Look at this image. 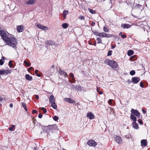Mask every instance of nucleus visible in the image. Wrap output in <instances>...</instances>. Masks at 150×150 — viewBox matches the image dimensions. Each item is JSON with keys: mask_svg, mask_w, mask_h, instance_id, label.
Listing matches in <instances>:
<instances>
[{"mask_svg": "<svg viewBox=\"0 0 150 150\" xmlns=\"http://www.w3.org/2000/svg\"><path fill=\"white\" fill-rule=\"evenodd\" d=\"M0 35L7 45L11 46L16 49V48L17 41L15 38L12 37L9 38L7 36L5 32L3 30L0 31Z\"/></svg>", "mask_w": 150, "mask_h": 150, "instance_id": "obj_1", "label": "nucleus"}, {"mask_svg": "<svg viewBox=\"0 0 150 150\" xmlns=\"http://www.w3.org/2000/svg\"><path fill=\"white\" fill-rule=\"evenodd\" d=\"M108 64L112 68L115 69L118 67L117 63L113 60L108 61Z\"/></svg>", "mask_w": 150, "mask_h": 150, "instance_id": "obj_2", "label": "nucleus"}, {"mask_svg": "<svg viewBox=\"0 0 150 150\" xmlns=\"http://www.w3.org/2000/svg\"><path fill=\"white\" fill-rule=\"evenodd\" d=\"M131 112L133 115L137 116L138 118H139L140 113L137 110L132 109L131 110Z\"/></svg>", "mask_w": 150, "mask_h": 150, "instance_id": "obj_3", "label": "nucleus"}, {"mask_svg": "<svg viewBox=\"0 0 150 150\" xmlns=\"http://www.w3.org/2000/svg\"><path fill=\"white\" fill-rule=\"evenodd\" d=\"M11 73V71L8 69L7 70H0V75H7L8 74Z\"/></svg>", "mask_w": 150, "mask_h": 150, "instance_id": "obj_4", "label": "nucleus"}, {"mask_svg": "<svg viewBox=\"0 0 150 150\" xmlns=\"http://www.w3.org/2000/svg\"><path fill=\"white\" fill-rule=\"evenodd\" d=\"M88 144L90 146H95L97 144L93 140H89L87 142Z\"/></svg>", "mask_w": 150, "mask_h": 150, "instance_id": "obj_5", "label": "nucleus"}, {"mask_svg": "<svg viewBox=\"0 0 150 150\" xmlns=\"http://www.w3.org/2000/svg\"><path fill=\"white\" fill-rule=\"evenodd\" d=\"M140 80V79L137 77H132V81L134 84L137 83Z\"/></svg>", "mask_w": 150, "mask_h": 150, "instance_id": "obj_6", "label": "nucleus"}, {"mask_svg": "<svg viewBox=\"0 0 150 150\" xmlns=\"http://www.w3.org/2000/svg\"><path fill=\"white\" fill-rule=\"evenodd\" d=\"M37 27L40 29L43 30H48V27H47L43 26L42 25L40 24H38Z\"/></svg>", "mask_w": 150, "mask_h": 150, "instance_id": "obj_7", "label": "nucleus"}, {"mask_svg": "<svg viewBox=\"0 0 150 150\" xmlns=\"http://www.w3.org/2000/svg\"><path fill=\"white\" fill-rule=\"evenodd\" d=\"M45 46L53 45H55V42L54 41L51 40H47L45 42Z\"/></svg>", "mask_w": 150, "mask_h": 150, "instance_id": "obj_8", "label": "nucleus"}, {"mask_svg": "<svg viewBox=\"0 0 150 150\" xmlns=\"http://www.w3.org/2000/svg\"><path fill=\"white\" fill-rule=\"evenodd\" d=\"M86 116L91 120L94 118L95 117L93 114L91 112H88L86 115Z\"/></svg>", "mask_w": 150, "mask_h": 150, "instance_id": "obj_9", "label": "nucleus"}, {"mask_svg": "<svg viewBox=\"0 0 150 150\" xmlns=\"http://www.w3.org/2000/svg\"><path fill=\"white\" fill-rule=\"evenodd\" d=\"M114 140L116 142L119 144H121L122 142L121 138L119 136H116L115 137Z\"/></svg>", "mask_w": 150, "mask_h": 150, "instance_id": "obj_10", "label": "nucleus"}, {"mask_svg": "<svg viewBox=\"0 0 150 150\" xmlns=\"http://www.w3.org/2000/svg\"><path fill=\"white\" fill-rule=\"evenodd\" d=\"M16 29L18 32H22L24 30V26L22 25H18L17 26Z\"/></svg>", "mask_w": 150, "mask_h": 150, "instance_id": "obj_11", "label": "nucleus"}, {"mask_svg": "<svg viewBox=\"0 0 150 150\" xmlns=\"http://www.w3.org/2000/svg\"><path fill=\"white\" fill-rule=\"evenodd\" d=\"M111 36V35L110 34H108L107 33H100L99 37L101 38L103 37H108L109 38Z\"/></svg>", "mask_w": 150, "mask_h": 150, "instance_id": "obj_12", "label": "nucleus"}, {"mask_svg": "<svg viewBox=\"0 0 150 150\" xmlns=\"http://www.w3.org/2000/svg\"><path fill=\"white\" fill-rule=\"evenodd\" d=\"M76 90H80V91H85L84 88L83 87L81 86L80 85H76Z\"/></svg>", "mask_w": 150, "mask_h": 150, "instance_id": "obj_13", "label": "nucleus"}, {"mask_svg": "<svg viewBox=\"0 0 150 150\" xmlns=\"http://www.w3.org/2000/svg\"><path fill=\"white\" fill-rule=\"evenodd\" d=\"M147 140L142 139L141 141V145L142 146H146L147 145Z\"/></svg>", "mask_w": 150, "mask_h": 150, "instance_id": "obj_14", "label": "nucleus"}, {"mask_svg": "<svg viewBox=\"0 0 150 150\" xmlns=\"http://www.w3.org/2000/svg\"><path fill=\"white\" fill-rule=\"evenodd\" d=\"M59 73L61 75H64L65 77H67L68 76L67 73L63 70H60L59 71Z\"/></svg>", "mask_w": 150, "mask_h": 150, "instance_id": "obj_15", "label": "nucleus"}, {"mask_svg": "<svg viewBox=\"0 0 150 150\" xmlns=\"http://www.w3.org/2000/svg\"><path fill=\"white\" fill-rule=\"evenodd\" d=\"M132 125L133 127L135 129H138L139 128L138 124L136 122H132Z\"/></svg>", "mask_w": 150, "mask_h": 150, "instance_id": "obj_16", "label": "nucleus"}, {"mask_svg": "<svg viewBox=\"0 0 150 150\" xmlns=\"http://www.w3.org/2000/svg\"><path fill=\"white\" fill-rule=\"evenodd\" d=\"M121 26L124 28H130L131 27V25L128 24H122L121 25Z\"/></svg>", "mask_w": 150, "mask_h": 150, "instance_id": "obj_17", "label": "nucleus"}, {"mask_svg": "<svg viewBox=\"0 0 150 150\" xmlns=\"http://www.w3.org/2000/svg\"><path fill=\"white\" fill-rule=\"evenodd\" d=\"M49 127L51 130L57 129V126L55 125H50Z\"/></svg>", "mask_w": 150, "mask_h": 150, "instance_id": "obj_18", "label": "nucleus"}, {"mask_svg": "<svg viewBox=\"0 0 150 150\" xmlns=\"http://www.w3.org/2000/svg\"><path fill=\"white\" fill-rule=\"evenodd\" d=\"M49 100L51 103L55 102V98L53 95H52L50 96L49 98Z\"/></svg>", "mask_w": 150, "mask_h": 150, "instance_id": "obj_19", "label": "nucleus"}, {"mask_svg": "<svg viewBox=\"0 0 150 150\" xmlns=\"http://www.w3.org/2000/svg\"><path fill=\"white\" fill-rule=\"evenodd\" d=\"M64 100L70 103H74V101L70 98H65Z\"/></svg>", "mask_w": 150, "mask_h": 150, "instance_id": "obj_20", "label": "nucleus"}, {"mask_svg": "<svg viewBox=\"0 0 150 150\" xmlns=\"http://www.w3.org/2000/svg\"><path fill=\"white\" fill-rule=\"evenodd\" d=\"M137 57L136 55H134L130 58L129 60L131 61H134L137 60Z\"/></svg>", "mask_w": 150, "mask_h": 150, "instance_id": "obj_21", "label": "nucleus"}, {"mask_svg": "<svg viewBox=\"0 0 150 150\" xmlns=\"http://www.w3.org/2000/svg\"><path fill=\"white\" fill-rule=\"evenodd\" d=\"M25 78L28 81H31L32 79V77L29 74H26L25 75Z\"/></svg>", "mask_w": 150, "mask_h": 150, "instance_id": "obj_22", "label": "nucleus"}, {"mask_svg": "<svg viewBox=\"0 0 150 150\" xmlns=\"http://www.w3.org/2000/svg\"><path fill=\"white\" fill-rule=\"evenodd\" d=\"M131 119L133 120V122H136L137 120V118L134 115L132 114H131L130 115Z\"/></svg>", "mask_w": 150, "mask_h": 150, "instance_id": "obj_23", "label": "nucleus"}, {"mask_svg": "<svg viewBox=\"0 0 150 150\" xmlns=\"http://www.w3.org/2000/svg\"><path fill=\"white\" fill-rule=\"evenodd\" d=\"M35 0H30L28 1L26 4H33Z\"/></svg>", "mask_w": 150, "mask_h": 150, "instance_id": "obj_24", "label": "nucleus"}, {"mask_svg": "<svg viewBox=\"0 0 150 150\" xmlns=\"http://www.w3.org/2000/svg\"><path fill=\"white\" fill-rule=\"evenodd\" d=\"M69 13L68 11L65 10L63 11V17L65 18L66 17V16L67 14H68Z\"/></svg>", "mask_w": 150, "mask_h": 150, "instance_id": "obj_25", "label": "nucleus"}, {"mask_svg": "<svg viewBox=\"0 0 150 150\" xmlns=\"http://www.w3.org/2000/svg\"><path fill=\"white\" fill-rule=\"evenodd\" d=\"M134 54V51L132 50H129L128 51L127 54L129 56H130Z\"/></svg>", "mask_w": 150, "mask_h": 150, "instance_id": "obj_26", "label": "nucleus"}, {"mask_svg": "<svg viewBox=\"0 0 150 150\" xmlns=\"http://www.w3.org/2000/svg\"><path fill=\"white\" fill-rule=\"evenodd\" d=\"M51 106L54 109H56L57 108V105L56 104L55 102L51 103Z\"/></svg>", "mask_w": 150, "mask_h": 150, "instance_id": "obj_27", "label": "nucleus"}, {"mask_svg": "<svg viewBox=\"0 0 150 150\" xmlns=\"http://www.w3.org/2000/svg\"><path fill=\"white\" fill-rule=\"evenodd\" d=\"M22 107L24 108L25 110L26 111H27V107H26L25 104L24 103H22Z\"/></svg>", "mask_w": 150, "mask_h": 150, "instance_id": "obj_28", "label": "nucleus"}, {"mask_svg": "<svg viewBox=\"0 0 150 150\" xmlns=\"http://www.w3.org/2000/svg\"><path fill=\"white\" fill-rule=\"evenodd\" d=\"M68 24L66 23H64L62 24V26L64 29L66 28L68 26Z\"/></svg>", "mask_w": 150, "mask_h": 150, "instance_id": "obj_29", "label": "nucleus"}, {"mask_svg": "<svg viewBox=\"0 0 150 150\" xmlns=\"http://www.w3.org/2000/svg\"><path fill=\"white\" fill-rule=\"evenodd\" d=\"M70 86L71 87V89L74 90H76V86H74V84H71L70 85Z\"/></svg>", "mask_w": 150, "mask_h": 150, "instance_id": "obj_30", "label": "nucleus"}, {"mask_svg": "<svg viewBox=\"0 0 150 150\" xmlns=\"http://www.w3.org/2000/svg\"><path fill=\"white\" fill-rule=\"evenodd\" d=\"M89 12L92 14H95L96 13V11H94L90 8H88V9Z\"/></svg>", "mask_w": 150, "mask_h": 150, "instance_id": "obj_31", "label": "nucleus"}, {"mask_svg": "<svg viewBox=\"0 0 150 150\" xmlns=\"http://www.w3.org/2000/svg\"><path fill=\"white\" fill-rule=\"evenodd\" d=\"M15 128V125H12L11 127L9 128L8 129L10 131H14V130L13 129H14Z\"/></svg>", "mask_w": 150, "mask_h": 150, "instance_id": "obj_32", "label": "nucleus"}, {"mask_svg": "<svg viewBox=\"0 0 150 150\" xmlns=\"http://www.w3.org/2000/svg\"><path fill=\"white\" fill-rule=\"evenodd\" d=\"M93 33L99 36L100 33L96 31H93Z\"/></svg>", "mask_w": 150, "mask_h": 150, "instance_id": "obj_33", "label": "nucleus"}, {"mask_svg": "<svg viewBox=\"0 0 150 150\" xmlns=\"http://www.w3.org/2000/svg\"><path fill=\"white\" fill-rule=\"evenodd\" d=\"M96 40L98 41V43H102L101 42V40L100 38L99 37H98L96 38Z\"/></svg>", "mask_w": 150, "mask_h": 150, "instance_id": "obj_34", "label": "nucleus"}, {"mask_svg": "<svg viewBox=\"0 0 150 150\" xmlns=\"http://www.w3.org/2000/svg\"><path fill=\"white\" fill-rule=\"evenodd\" d=\"M24 63L28 66L29 67L30 66V64L26 60H25Z\"/></svg>", "mask_w": 150, "mask_h": 150, "instance_id": "obj_35", "label": "nucleus"}, {"mask_svg": "<svg viewBox=\"0 0 150 150\" xmlns=\"http://www.w3.org/2000/svg\"><path fill=\"white\" fill-rule=\"evenodd\" d=\"M103 30L106 32H108L109 31V29L105 26H104L103 27Z\"/></svg>", "mask_w": 150, "mask_h": 150, "instance_id": "obj_36", "label": "nucleus"}, {"mask_svg": "<svg viewBox=\"0 0 150 150\" xmlns=\"http://www.w3.org/2000/svg\"><path fill=\"white\" fill-rule=\"evenodd\" d=\"M8 66L10 67L14 68V67H13V64H12V61H10L8 63Z\"/></svg>", "mask_w": 150, "mask_h": 150, "instance_id": "obj_37", "label": "nucleus"}, {"mask_svg": "<svg viewBox=\"0 0 150 150\" xmlns=\"http://www.w3.org/2000/svg\"><path fill=\"white\" fill-rule=\"evenodd\" d=\"M135 72L134 70H132L130 72V74L132 76H133L135 74Z\"/></svg>", "mask_w": 150, "mask_h": 150, "instance_id": "obj_38", "label": "nucleus"}, {"mask_svg": "<svg viewBox=\"0 0 150 150\" xmlns=\"http://www.w3.org/2000/svg\"><path fill=\"white\" fill-rule=\"evenodd\" d=\"M40 108L44 113H46V112L47 110L45 108L42 107Z\"/></svg>", "mask_w": 150, "mask_h": 150, "instance_id": "obj_39", "label": "nucleus"}, {"mask_svg": "<svg viewBox=\"0 0 150 150\" xmlns=\"http://www.w3.org/2000/svg\"><path fill=\"white\" fill-rule=\"evenodd\" d=\"M53 118V120L55 121H57L59 119L58 117L57 116H54Z\"/></svg>", "mask_w": 150, "mask_h": 150, "instance_id": "obj_40", "label": "nucleus"}, {"mask_svg": "<svg viewBox=\"0 0 150 150\" xmlns=\"http://www.w3.org/2000/svg\"><path fill=\"white\" fill-rule=\"evenodd\" d=\"M112 50H110L108 51V54L107 56H110L112 54Z\"/></svg>", "mask_w": 150, "mask_h": 150, "instance_id": "obj_41", "label": "nucleus"}, {"mask_svg": "<svg viewBox=\"0 0 150 150\" xmlns=\"http://www.w3.org/2000/svg\"><path fill=\"white\" fill-rule=\"evenodd\" d=\"M76 80H75V79L74 78H72L71 79V80L70 81V82L71 83H74L75 82Z\"/></svg>", "mask_w": 150, "mask_h": 150, "instance_id": "obj_42", "label": "nucleus"}, {"mask_svg": "<svg viewBox=\"0 0 150 150\" xmlns=\"http://www.w3.org/2000/svg\"><path fill=\"white\" fill-rule=\"evenodd\" d=\"M38 112L37 110H33L32 111V113L33 114L35 113H38Z\"/></svg>", "mask_w": 150, "mask_h": 150, "instance_id": "obj_43", "label": "nucleus"}, {"mask_svg": "<svg viewBox=\"0 0 150 150\" xmlns=\"http://www.w3.org/2000/svg\"><path fill=\"white\" fill-rule=\"evenodd\" d=\"M84 17H83V16H79V18L81 20L84 19Z\"/></svg>", "mask_w": 150, "mask_h": 150, "instance_id": "obj_44", "label": "nucleus"}, {"mask_svg": "<svg viewBox=\"0 0 150 150\" xmlns=\"http://www.w3.org/2000/svg\"><path fill=\"white\" fill-rule=\"evenodd\" d=\"M138 122L140 124V125H142L143 124V122L141 120L139 119L138 121Z\"/></svg>", "mask_w": 150, "mask_h": 150, "instance_id": "obj_45", "label": "nucleus"}, {"mask_svg": "<svg viewBox=\"0 0 150 150\" xmlns=\"http://www.w3.org/2000/svg\"><path fill=\"white\" fill-rule=\"evenodd\" d=\"M4 62L2 59H0V65H2L3 64Z\"/></svg>", "mask_w": 150, "mask_h": 150, "instance_id": "obj_46", "label": "nucleus"}, {"mask_svg": "<svg viewBox=\"0 0 150 150\" xmlns=\"http://www.w3.org/2000/svg\"><path fill=\"white\" fill-rule=\"evenodd\" d=\"M140 86L142 88H143L144 87L143 83L142 82H140Z\"/></svg>", "mask_w": 150, "mask_h": 150, "instance_id": "obj_47", "label": "nucleus"}, {"mask_svg": "<svg viewBox=\"0 0 150 150\" xmlns=\"http://www.w3.org/2000/svg\"><path fill=\"white\" fill-rule=\"evenodd\" d=\"M69 74H70V76H71V77L72 78H74V75L73 74V73H70Z\"/></svg>", "mask_w": 150, "mask_h": 150, "instance_id": "obj_48", "label": "nucleus"}, {"mask_svg": "<svg viewBox=\"0 0 150 150\" xmlns=\"http://www.w3.org/2000/svg\"><path fill=\"white\" fill-rule=\"evenodd\" d=\"M42 114H40L39 115L38 117L39 118H41L42 117Z\"/></svg>", "mask_w": 150, "mask_h": 150, "instance_id": "obj_49", "label": "nucleus"}, {"mask_svg": "<svg viewBox=\"0 0 150 150\" xmlns=\"http://www.w3.org/2000/svg\"><path fill=\"white\" fill-rule=\"evenodd\" d=\"M112 100L110 99L108 101V103L110 104H111L112 103Z\"/></svg>", "mask_w": 150, "mask_h": 150, "instance_id": "obj_50", "label": "nucleus"}, {"mask_svg": "<svg viewBox=\"0 0 150 150\" xmlns=\"http://www.w3.org/2000/svg\"><path fill=\"white\" fill-rule=\"evenodd\" d=\"M96 24V23L94 22H92L91 23V25L93 26H94Z\"/></svg>", "mask_w": 150, "mask_h": 150, "instance_id": "obj_51", "label": "nucleus"}, {"mask_svg": "<svg viewBox=\"0 0 150 150\" xmlns=\"http://www.w3.org/2000/svg\"><path fill=\"white\" fill-rule=\"evenodd\" d=\"M121 37L122 38H125L126 37V36L125 35H121Z\"/></svg>", "mask_w": 150, "mask_h": 150, "instance_id": "obj_52", "label": "nucleus"}, {"mask_svg": "<svg viewBox=\"0 0 150 150\" xmlns=\"http://www.w3.org/2000/svg\"><path fill=\"white\" fill-rule=\"evenodd\" d=\"M35 98H36L37 99V100H38L39 99V96L38 95H35Z\"/></svg>", "mask_w": 150, "mask_h": 150, "instance_id": "obj_53", "label": "nucleus"}, {"mask_svg": "<svg viewBox=\"0 0 150 150\" xmlns=\"http://www.w3.org/2000/svg\"><path fill=\"white\" fill-rule=\"evenodd\" d=\"M33 67H30V68H29L28 69V70H32V69H33Z\"/></svg>", "mask_w": 150, "mask_h": 150, "instance_id": "obj_54", "label": "nucleus"}, {"mask_svg": "<svg viewBox=\"0 0 150 150\" xmlns=\"http://www.w3.org/2000/svg\"><path fill=\"white\" fill-rule=\"evenodd\" d=\"M9 106L11 108H12L13 106V104L12 103H10L9 105Z\"/></svg>", "mask_w": 150, "mask_h": 150, "instance_id": "obj_55", "label": "nucleus"}, {"mask_svg": "<svg viewBox=\"0 0 150 150\" xmlns=\"http://www.w3.org/2000/svg\"><path fill=\"white\" fill-rule=\"evenodd\" d=\"M38 70H36L35 71V73L36 74H37L38 71Z\"/></svg>", "mask_w": 150, "mask_h": 150, "instance_id": "obj_56", "label": "nucleus"}, {"mask_svg": "<svg viewBox=\"0 0 150 150\" xmlns=\"http://www.w3.org/2000/svg\"><path fill=\"white\" fill-rule=\"evenodd\" d=\"M3 100V98L2 97L0 96V101Z\"/></svg>", "mask_w": 150, "mask_h": 150, "instance_id": "obj_57", "label": "nucleus"}, {"mask_svg": "<svg viewBox=\"0 0 150 150\" xmlns=\"http://www.w3.org/2000/svg\"><path fill=\"white\" fill-rule=\"evenodd\" d=\"M115 47L114 45H112L111 46V49H113L115 48Z\"/></svg>", "mask_w": 150, "mask_h": 150, "instance_id": "obj_58", "label": "nucleus"}, {"mask_svg": "<svg viewBox=\"0 0 150 150\" xmlns=\"http://www.w3.org/2000/svg\"><path fill=\"white\" fill-rule=\"evenodd\" d=\"M142 112L144 114L146 112V111L144 110H142Z\"/></svg>", "mask_w": 150, "mask_h": 150, "instance_id": "obj_59", "label": "nucleus"}, {"mask_svg": "<svg viewBox=\"0 0 150 150\" xmlns=\"http://www.w3.org/2000/svg\"><path fill=\"white\" fill-rule=\"evenodd\" d=\"M98 93L100 95L102 94V93H103V92L102 91H100V92L99 91V92H98Z\"/></svg>", "mask_w": 150, "mask_h": 150, "instance_id": "obj_60", "label": "nucleus"}, {"mask_svg": "<svg viewBox=\"0 0 150 150\" xmlns=\"http://www.w3.org/2000/svg\"><path fill=\"white\" fill-rule=\"evenodd\" d=\"M33 123H34V124H35V122H35V119H34V118H33Z\"/></svg>", "mask_w": 150, "mask_h": 150, "instance_id": "obj_61", "label": "nucleus"}, {"mask_svg": "<svg viewBox=\"0 0 150 150\" xmlns=\"http://www.w3.org/2000/svg\"><path fill=\"white\" fill-rule=\"evenodd\" d=\"M1 58H2V59H3V60H4V59H5V57H3V56H2V57H1Z\"/></svg>", "mask_w": 150, "mask_h": 150, "instance_id": "obj_62", "label": "nucleus"}, {"mask_svg": "<svg viewBox=\"0 0 150 150\" xmlns=\"http://www.w3.org/2000/svg\"><path fill=\"white\" fill-rule=\"evenodd\" d=\"M122 32H120V33H119V35H122Z\"/></svg>", "mask_w": 150, "mask_h": 150, "instance_id": "obj_63", "label": "nucleus"}, {"mask_svg": "<svg viewBox=\"0 0 150 150\" xmlns=\"http://www.w3.org/2000/svg\"><path fill=\"white\" fill-rule=\"evenodd\" d=\"M37 76L38 77H40V75L39 74H38L37 75Z\"/></svg>", "mask_w": 150, "mask_h": 150, "instance_id": "obj_64", "label": "nucleus"}]
</instances>
